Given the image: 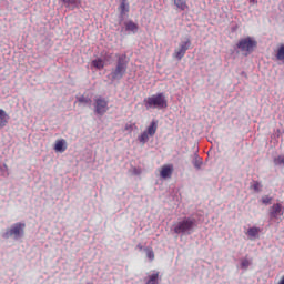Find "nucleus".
<instances>
[{"label":"nucleus","mask_w":284,"mask_h":284,"mask_svg":"<svg viewBox=\"0 0 284 284\" xmlns=\"http://www.w3.org/2000/svg\"><path fill=\"white\" fill-rule=\"evenodd\" d=\"M262 203H263L264 205H270V204L272 203V197H271V196H267V195L263 196V197H262Z\"/></svg>","instance_id":"26"},{"label":"nucleus","mask_w":284,"mask_h":284,"mask_svg":"<svg viewBox=\"0 0 284 284\" xmlns=\"http://www.w3.org/2000/svg\"><path fill=\"white\" fill-rule=\"evenodd\" d=\"M24 235H26V223L18 222L11 225V227L8 229L2 234V237L10 239L13 236V239L18 241V239H23Z\"/></svg>","instance_id":"4"},{"label":"nucleus","mask_w":284,"mask_h":284,"mask_svg":"<svg viewBox=\"0 0 284 284\" xmlns=\"http://www.w3.org/2000/svg\"><path fill=\"white\" fill-rule=\"evenodd\" d=\"M146 256L150 261H154V251L146 250Z\"/></svg>","instance_id":"27"},{"label":"nucleus","mask_w":284,"mask_h":284,"mask_svg":"<svg viewBox=\"0 0 284 284\" xmlns=\"http://www.w3.org/2000/svg\"><path fill=\"white\" fill-rule=\"evenodd\" d=\"M62 3H64L65 8H77L81 0H63Z\"/></svg>","instance_id":"18"},{"label":"nucleus","mask_w":284,"mask_h":284,"mask_svg":"<svg viewBox=\"0 0 284 284\" xmlns=\"http://www.w3.org/2000/svg\"><path fill=\"white\" fill-rule=\"evenodd\" d=\"M126 59H128L126 54L118 55L116 67L111 72L112 81L123 79V75L125 74V72H128V60Z\"/></svg>","instance_id":"2"},{"label":"nucleus","mask_w":284,"mask_h":284,"mask_svg":"<svg viewBox=\"0 0 284 284\" xmlns=\"http://www.w3.org/2000/svg\"><path fill=\"white\" fill-rule=\"evenodd\" d=\"M194 165L197 168V170L201 169V162H195Z\"/></svg>","instance_id":"28"},{"label":"nucleus","mask_w":284,"mask_h":284,"mask_svg":"<svg viewBox=\"0 0 284 284\" xmlns=\"http://www.w3.org/2000/svg\"><path fill=\"white\" fill-rule=\"evenodd\" d=\"M248 3H251L252 6H254V3H256V0H248Z\"/></svg>","instance_id":"29"},{"label":"nucleus","mask_w":284,"mask_h":284,"mask_svg":"<svg viewBox=\"0 0 284 284\" xmlns=\"http://www.w3.org/2000/svg\"><path fill=\"white\" fill-rule=\"evenodd\" d=\"M94 112L95 114H99L100 116H103L109 110L110 106H108V100L104 98H97L94 99Z\"/></svg>","instance_id":"8"},{"label":"nucleus","mask_w":284,"mask_h":284,"mask_svg":"<svg viewBox=\"0 0 284 284\" xmlns=\"http://www.w3.org/2000/svg\"><path fill=\"white\" fill-rule=\"evenodd\" d=\"M274 164L275 165H284V155H278L277 158H275Z\"/></svg>","instance_id":"24"},{"label":"nucleus","mask_w":284,"mask_h":284,"mask_svg":"<svg viewBox=\"0 0 284 284\" xmlns=\"http://www.w3.org/2000/svg\"><path fill=\"white\" fill-rule=\"evenodd\" d=\"M250 265H251L250 260H247V258L242 260V262H241L242 270H247V267H250Z\"/></svg>","instance_id":"25"},{"label":"nucleus","mask_w":284,"mask_h":284,"mask_svg":"<svg viewBox=\"0 0 284 284\" xmlns=\"http://www.w3.org/2000/svg\"><path fill=\"white\" fill-rule=\"evenodd\" d=\"M55 152H65L68 150V144L64 139L55 141L54 145Z\"/></svg>","instance_id":"10"},{"label":"nucleus","mask_w":284,"mask_h":284,"mask_svg":"<svg viewBox=\"0 0 284 284\" xmlns=\"http://www.w3.org/2000/svg\"><path fill=\"white\" fill-rule=\"evenodd\" d=\"M144 108L146 110H165L168 109V98H165V93L160 92L155 93L151 97H148L143 101Z\"/></svg>","instance_id":"1"},{"label":"nucleus","mask_w":284,"mask_h":284,"mask_svg":"<svg viewBox=\"0 0 284 284\" xmlns=\"http://www.w3.org/2000/svg\"><path fill=\"white\" fill-rule=\"evenodd\" d=\"M139 250H143V246L141 244L138 245Z\"/></svg>","instance_id":"31"},{"label":"nucleus","mask_w":284,"mask_h":284,"mask_svg":"<svg viewBox=\"0 0 284 284\" xmlns=\"http://www.w3.org/2000/svg\"><path fill=\"white\" fill-rule=\"evenodd\" d=\"M256 45H258V42H256L252 37L242 38L236 44L241 52H245L246 57L247 54H251V52H254Z\"/></svg>","instance_id":"5"},{"label":"nucleus","mask_w":284,"mask_h":284,"mask_svg":"<svg viewBox=\"0 0 284 284\" xmlns=\"http://www.w3.org/2000/svg\"><path fill=\"white\" fill-rule=\"evenodd\" d=\"M276 59H277V61H284V44H282L277 49Z\"/></svg>","instance_id":"21"},{"label":"nucleus","mask_w":284,"mask_h":284,"mask_svg":"<svg viewBox=\"0 0 284 284\" xmlns=\"http://www.w3.org/2000/svg\"><path fill=\"white\" fill-rule=\"evenodd\" d=\"M246 234L250 236V239H256V236L261 234V229L256 226L250 227Z\"/></svg>","instance_id":"14"},{"label":"nucleus","mask_w":284,"mask_h":284,"mask_svg":"<svg viewBox=\"0 0 284 284\" xmlns=\"http://www.w3.org/2000/svg\"><path fill=\"white\" fill-rule=\"evenodd\" d=\"M79 103H84L87 105H92V99L85 97V95H80V97H77Z\"/></svg>","instance_id":"20"},{"label":"nucleus","mask_w":284,"mask_h":284,"mask_svg":"<svg viewBox=\"0 0 284 284\" xmlns=\"http://www.w3.org/2000/svg\"><path fill=\"white\" fill-rule=\"evenodd\" d=\"M174 1V6H176V8L179 10H187V1L186 0H173Z\"/></svg>","instance_id":"17"},{"label":"nucleus","mask_w":284,"mask_h":284,"mask_svg":"<svg viewBox=\"0 0 284 284\" xmlns=\"http://www.w3.org/2000/svg\"><path fill=\"white\" fill-rule=\"evenodd\" d=\"M145 284H159V272L149 275Z\"/></svg>","instance_id":"15"},{"label":"nucleus","mask_w":284,"mask_h":284,"mask_svg":"<svg viewBox=\"0 0 284 284\" xmlns=\"http://www.w3.org/2000/svg\"><path fill=\"white\" fill-rule=\"evenodd\" d=\"M284 207L282 203H275L270 207L268 216L271 221H283Z\"/></svg>","instance_id":"6"},{"label":"nucleus","mask_w":284,"mask_h":284,"mask_svg":"<svg viewBox=\"0 0 284 284\" xmlns=\"http://www.w3.org/2000/svg\"><path fill=\"white\" fill-rule=\"evenodd\" d=\"M125 130H132V125H125Z\"/></svg>","instance_id":"30"},{"label":"nucleus","mask_w":284,"mask_h":284,"mask_svg":"<svg viewBox=\"0 0 284 284\" xmlns=\"http://www.w3.org/2000/svg\"><path fill=\"white\" fill-rule=\"evenodd\" d=\"M195 223L194 219L184 217L182 221L174 224L173 231L175 234H192Z\"/></svg>","instance_id":"3"},{"label":"nucleus","mask_w":284,"mask_h":284,"mask_svg":"<svg viewBox=\"0 0 284 284\" xmlns=\"http://www.w3.org/2000/svg\"><path fill=\"white\" fill-rule=\"evenodd\" d=\"M191 45H192V41L190 40V38H187L186 41L181 42L179 44V48L174 50L173 58L178 59V61H181V59L185 57V53L187 52L189 48H191Z\"/></svg>","instance_id":"7"},{"label":"nucleus","mask_w":284,"mask_h":284,"mask_svg":"<svg viewBox=\"0 0 284 284\" xmlns=\"http://www.w3.org/2000/svg\"><path fill=\"white\" fill-rule=\"evenodd\" d=\"M91 63L97 70H103L105 68V62L101 58L93 60Z\"/></svg>","instance_id":"16"},{"label":"nucleus","mask_w":284,"mask_h":284,"mask_svg":"<svg viewBox=\"0 0 284 284\" xmlns=\"http://www.w3.org/2000/svg\"><path fill=\"white\" fill-rule=\"evenodd\" d=\"M263 185L258 183V181H254L251 185V189L254 190V192H261Z\"/></svg>","instance_id":"23"},{"label":"nucleus","mask_w":284,"mask_h":284,"mask_svg":"<svg viewBox=\"0 0 284 284\" xmlns=\"http://www.w3.org/2000/svg\"><path fill=\"white\" fill-rule=\"evenodd\" d=\"M156 130H159V123L153 120L148 126L146 133L149 134V136H154L156 134Z\"/></svg>","instance_id":"13"},{"label":"nucleus","mask_w":284,"mask_h":284,"mask_svg":"<svg viewBox=\"0 0 284 284\" xmlns=\"http://www.w3.org/2000/svg\"><path fill=\"white\" fill-rule=\"evenodd\" d=\"M126 32H132L133 34H136L139 32V24L134 23V21H128L124 23Z\"/></svg>","instance_id":"11"},{"label":"nucleus","mask_w":284,"mask_h":284,"mask_svg":"<svg viewBox=\"0 0 284 284\" xmlns=\"http://www.w3.org/2000/svg\"><path fill=\"white\" fill-rule=\"evenodd\" d=\"M172 172H174V166L172 164H165L162 166L160 171V176L162 179H171Z\"/></svg>","instance_id":"9"},{"label":"nucleus","mask_w":284,"mask_h":284,"mask_svg":"<svg viewBox=\"0 0 284 284\" xmlns=\"http://www.w3.org/2000/svg\"><path fill=\"white\" fill-rule=\"evenodd\" d=\"M8 121H10V115H8L3 109H0V129L6 128L8 125Z\"/></svg>","instance_id":"12"},{"label":"nucleus","mask_w":284,"mask_h":284,"mask_svg":"<svg viewBox=\"0 0 284 284\" xmlns=\"http://www.w3.org/2000/svg\"><path fill=\"white\" fill-rule=\"evenodd\" d=\"M126 12H130V6L125 3V0H123L120 4V14H125Z\"/></svg>","instance_id":"19"},{"label":"nucleus","mask_w":284,"mask_h":284,"mask_svg":"<svg viewBox=\"0 0 284 284\" xmlns=\"http://www.w3.org/2000/svg\"><path fill=\"white\" fill-rule=\"evenodd\" d=\"M140 143H148L150 141V134L148 131H144L140 136H139Z\"/></svg>","instance_id":"22"}]
</instances>
